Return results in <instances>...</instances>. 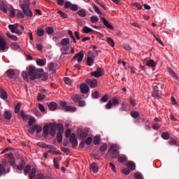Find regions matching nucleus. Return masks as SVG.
<instances>
[{
	"instance_id": "b1692460",
	"label": "nucleus",
	"mask_w": 179,
	"mask_h": 179,
	"mask_svg": "<svg viewBox=\"0 0 179 179\" xmlns=\"http://www.w3.org/2000/svg\"><path fill=\"white\" fill-rule=\"evenodd\" d=\"M78 15L80 16V17H86V16H87V13L83 9L79 10L78 11Z\"/></svg>"
},
{
	"instance_id": "f704fd0d",
	"label": "nucleus",
	"mask_w": 179,
	"mask_h": 179,
	"mask_svg": "<svg viewBox=\"0 0 179 179\" xmlns=\"http://www.w3.org/2000/svg\"><path fill=\"white\" fill-rule=\"evenodd\" d=\"M20 115L24 121H27V120H29V118H30V116H29L28 115H26L24 113V111H23V110L21 111Z\"/></svg>"
},
{
	"instance_id": "c9c22d12",
	"label": "nucleus",
	"mask_w": 179,
	"mask_h": 179,
	"mask_svg": "<svg viewBox=\"0 0 179 179\" xmlns=\"http://www.w3.org/2000/svg\"><path fill=\"white\" fill-rule=\"evenodd\" d=\"M4 117L6 120H10L12 118V113H10V111L6 110L4 112Z\"/></svg>"
},
{
	"instance_id": "2f4dec72",
	"label": "nucleus",
	"mask_w": 179,
	"mask_h": 179,
	"mask_svg": "<svg viewBox=\"0 0 179 179\" xmlns=\"http://www.w3.org/2000/svg\"><path fill=\"white\" fill-rule=\"evenodd\" d=\"M34 128L36 131L37 134H40L43 131V127L40 124H34Z\"/></svg>"
},
{
	"instance_id": "9b49d317",
	"label": "nucleus",
	"mask_w": 179,
	"mask_h": 179,
	"mask_svg": "<svg viewBox=\"0 0 179 179\" xmlns=\"http://www.w3.org/2000/svg\"><path fill=\"white\" fill-rule=\"evenodd\" d=\"M101 20L103 23L105 27H107V29H109V30L114 29V27H113V25L110 24V22L105 17H101Z\"/></svg>"
},
{
	"instance_id": "4468645a",
	"label": "nucleus",
	"mask_w": 179,
	"mask_h": 179,
	"mask_svg": "<svg viewBox=\"0 0 179 179\" xmlns=\"http://www.w3.org/2000/svg\"><path fill=\"white\" fill-rule=\"evenodd\" d=\"M83 57H85V54H83V51L81 50L80 52H78L73 57V59H76V58H78V62H82V61H83Z\"/></svg>"
},
{
	"instance_id": "864d4df0",
	"label": "nucleus",
	"mask_w": 179,
	"mask_h": 179,
	"mask_svg": "<svg viewBox=\"0 0 179 179\" xmlns=\"http://www.w3.org/2000/svg\"><path fill=\"white\" fill-rule=\"evenodd\" d=\"M129 103L131 105L133 106V107H135V106H136V100L131 96H129Z\"/></svg>"
},
{
	"instance_id": "72a5a7b5",
	"label": "nucleus",
	"mask_w": 179,
	"mask_h": 179,
	"mask_svg": "<svg viewBox=\"0 0 179 179\" xmlns=\"http://www.w3.org/2000/svg\"><path fill=\"white\" fill-rule=\"evenodd\" d=\"M10 48H12V50H19L20 48V45H19V44L17 43H13L10 44Z\"/></svg>"
},
{
	"instance_id": "774afa93",
	"label": "nucleus",
	"mask_w": 179,
	"mask_h": 179,
	"mask_svg": "<svg viewBox=\"0 0 179 179\" xmlns=\"http://www.w3.org/2000/svg\"><path fill=\"white\" fill-rule=\"evenodd\" d=\"M92 99H99V92L95 91L94 93L92 94Z\"/></svg>"
},
{
	"instance_id": "7ed1b4c3",
	"label": "nucleus",
	"mask_w": 179,
	"mask_h": 179,
	"mask_svg": "<svg viewBox=\"0 0 179 179\" xmlns=\"http://www.w3.org/2000/svg\"><path fill=\"white\" fill-rule=\"evenodd\" d=\"M118 150H120V147L117 145H113L110 146L108 152L110 153L111 157L113 159H117L120 155V152H118Z\"/></svg>"
},
{
	"instance_id": "0eeeda50",
	"label": "nucleus",
	"mask_w": 179,
	"mask_h": 179,
	"mask_svg": "<svg viewBox=\"0 0 179 179\" xmlns=\"http://www.w3.org/2000/svg\"><path fill=\"white\" fill-rule=\"evenodd\" d=\"M49 134L51 136H55L57 134V123H49Z\"/></svg>"
},
{
	"instance_id": "603ef678",
	"label": "nucleus",
	"mask_w": 179,
	"mask_h": 179,
	"mask_svg": "<svg viewBox=\"0 0 179 179\" xmlns=\"http://www.w3.org/2000/svg\"><path fill=\"white\" fill-rule=\"evenodd\" d=\"M20 106H21L20 103H18L15 106V114H19V113H20Z\"/></svg>"
},
{
	"instance_id": "7c9ffc66",
	"label": "nucleus",
	"mask_w": 179,
	"mask_h": 179,
	"mask_svg": "<svg viewBox=\"0 0 179 179\" xmlns=\"http://www.w3.org/2000/svg\"><path fill=\"white\" fill-rule=\"evenodd\" d=\"M93 62H94V59L93 57L89 56L87 58V64L88 66H92L93 65Z\"/></svg>"
},
{
	"instance_id": "4be33fe9",
	"label": "nucleus",
	"mask_w": 179,
	"mask_h": 179,
	"mask_svg": "<svg viewBox=\"0 0 179 179\" xmlns=\"http://www.w3.org/2000/svg\"><path fill=\"white\" fill-rule=\"evenodd\" d=\"M0 93H1V95H0L1 98L3 99V100L8 99V94L6 93V91H5V90L1 88Z\"/></svg>"
},
{
	"instance_id": "bf43d9fd",
	"label": "nucleus",
	"mask_w": 179,
	"mask_h": 179,
	"mask_svg": "<svg viewBox=\"0 0 179 179\" xmlns=\"http://www.w3.org/2000/svg\"><path fill=\"white\" fill-rule=\"evenodd\" d=\"M44 99H45V95H44L43 94H38V95L37 96L38 101H41L44 100Z\"/></svg>"
},
{
	"instance_id": "de8ad7c7",
	"label": "nucleus",
	"mask_w": 179,
	"mask_h": 179,
	"mask_svg": "<svg viewBox=\"0 0 179 179\" xmlns=\"http://www.w3.org/2000/svg\"><path fill=\"white\" fill-rule=\"evenodd\" d=\"M36 34H37L38 37H43V36H44V29H38L37 30Z\"/></svg>"
},
{
	"instance_id": "338daca9",
	"label": "nucleus",
	"mask_w": 179,
	"mask_h": 179,
	"mask_svg": "<svg viewBox=\"0 0 179 179\" xmlns=\"http://www.w3.org/2000/svg\"><path fill=\"white\" fill-rule=\"evenodd\" d=\"M152 97H155V99H160V95H159V92L154 91L152 92Z\"/></svg>"
},
{
	"instance_id": "3c124183",
	"label": "nucleus",
	"mask_w": 179,
	"mask_h": 179,
	"mask_svg": "<svg viewBox=\"0 0 179 179\" xmlns=\"http://www.w3.org/2000/svg\"><path fill=\"white\" fill-rule=\"evenodd\" d=\"M131 115L133 118H138L139 117V112L133 110L131 112Z\"/></svg>"
},
{
	"instance_id": "2eb2a0df",
	"label": "nucleus",
	"mask_w": 179,
	"mask_h": 179,
	"mask_svg": "<svg viewBox=\"0 0 179 179\" xmlns=\"http://www.w3.org/2000/svg\"><path fill=\"white\" fill-rule=\"evenodd\" d=\"M48 106L50 111H55L58 108V104L55 101L50 102Z\"/></svg>"
},
{
	"instance_id": "c85d7f7f",
	"label": "nucleus",
	"mask_w": 179,
	"mask_h": 179,
	"mask_svg": "<svg viewBox=\"0 0 179 179\" xmlns=\"http://www.w3.org/2000/svg\"><path fill=\"white\" fill-rule=\"evenodd\" d=\"M30 171H31V166H30V165H27L26 166H24V176H27L29 173H30Z\"/></svg>"
},
{
	"instance_id": "09e8293b",
	"label": "nucleus",
	"mask_w": 179,
	"mask_h": 179,
	"mask_svg": "<svg viewBox=\"0 0 179 179\" xmlns=\"http://www.w3.org/2000/svg\"><path fill=\"white\" fill-rule=\"evenodd\" d=\"M107 43L108 44H109V45H110V47H114V45H115V43H114V40H113V38H107Z\"/></svg>"
},
{
	"instance_id": "680f3d73",
	"label": "nucleus",
	"mask_w": 179,
	"mask_h": 179,
	"mask_svg": "<svg viewBox=\"0 0 179 179\" xmlns=\"http://www.w3.org/2000/svg\"><path fill=\"white\" fill-rule=\"evenodd\" d=\"M6 171V169L3 166V165L0 164V177Z\"/></svg>"
},
{
	"instance_id": "f3484780",
	"label": "nucleus",
	"mask_w": 179,
	"mask_h": 179,
	"mask_svg": "<svg viewBox=\"0 0 179 179\" xmlns=\"http://www.w3.org/2000/svg\"><path fill=\"white\" fill-rule=\"evenodd\" d=\"M19 24L15 23L14 24H9L8 29L10 30L11 33H16V30H17V27Z\"/></svg>"
},
{
	"instance_id": "ea45409f",
	"label": "nucleus",
	"mask_w": 179,
	"mask_h": 179,
	"mask_svg": "<svg viewBox=\"0 0 179 179\" xmlns=\"http://www.w3.org/2000/svg\"><path fill=\"white\" fill-rule=\"evenodd\" d=\"M111 102L113 106H118L120 104V101L118 100V98L117 96H114Z\"/></svg>"
},
{
	"instance_id": "4d7b16f0",
	"label": "nucleus",
	"mask_w": 179,
	"mask_h": 179,
	"mask_svg": "<svg viewBox=\"0 0 179 179\" xmlns=\"http://www.w3.org/2000/svg\"><path fill=\"white\" fill-rule=\"evenodd\" d=\"M76 140H78V138H76V134L75 133H72L70 136V143L73 142Z\"/></svg>"
},
{
	"instance_id": "c03bdc74",
	"label": "nucleus",
	"mask_w": 179,
	"mask_h": 179,
	"mask_svg": "<svg viewBox=\"0 0 179 179\" xmlns=\"http://www.w3.org/2000/svg\"><path fill=\"white\" fill-rule=\"evenodd\" d=\"M57 13L58 15H60L62 19H66L68 17V14L62 12V10H58Z\"/></svg>"
},
{
	"instance_id": "8fccbe9b",
	"label": "nucleus",
	"mask_w": 179,
	"mask_h": 179,
	"mask_svg": "<svg viewBox=\"0 0 179 179\" xmlns=\"http://www.w3.org/2000/svg\"><path fill=\"white\" fill-rule=\"evenodd\" d=\"M57 142L59 143H61V142H62V132H58L57 133Z\"/></svg>"
},
{
	"instance_id": "a878e982",
	"label": "nucleus",
	"mask_w": 179,
	"mask_h": 179,
	"mask_svg": "<svg viewBox=\"0 0 179 179\" xmlns=\"http://www.w3.org/2000/svg\"><path fill=\"white\" fill-rule=\"evenodd\" d=\"M147 66H150V68H155L157 64L156 62L153 59H150L147 63H146Z\"/></svg>"
},
{
	"instance_id": "5701e85b",
	"label": "nucleus",
	"mask_w": 179,
	"mask_h": 179,
	"mask_svg": "<svg viewBox=\"0 0 179 179\" xmlns=\"http://www.w3.org/2000/svg\"><path fill=\"white\" fill-rule=\"evenodd\" d=\"M89 132L87 131V130H80V131H78V135L81 137V138H86L88 135Z\"/></svg>"
},
{
	"instance_id": "ddd939ff",
	"label": "nucleus",
	"mask_w": 179,
	"mask_h": 179,
	"mask_svg": "<svg viewBox=\"0 0 179 179\" xmlns=\"http://www.w3.org/2000/svg\"><path fill=\"white\" fill-rule=\"evenodd\" d=\"M50 135V123L48 124H45L43 127V136L45 138H48Z\"/></svg>"
},
{
	"instance_id": "49530a36",
	"label": "nucleus",
	"mask_w": 179,
	"mask_h": 179,
	"mask_svg": "<svg viewBox=\"0 0 179 179\" xmlns=\"http://www.w3.org/2000/svg\"><path fill=\"white\" fill-rule=\"evenodd\" d=\"M90 20H91L92 23H97L99 22V17H97L96 15H92L90 17Z\"/></svg>"
},
{
	"instance_id": "a19ab883",
	"label": "nucleus",
	"mask_w": 179,
	"mask_h": 179,
	"mask_svg": "<svg viewBox=\"0 0 179 179\" xmlns=\"http://www.w3.org/2000/svg\"><path fill=\"white\" fill-rule=\"evenodd\" d=\"M73 101H75V103H79L80 100H82V97L79 95H75L74 96L72 97Z\"/></svg>"
},
{
	"instance_id": "bb28decb",
	"label": "nucleus",
	"mask_w": 179,
	"mask_h": 179,
	"mask_svg": "<svg viewBox=\"0 0 179 179\" xmlns=\"http://www.w3.org/2000/svg\"><path fill=\"white\" fill-rule=\"evenodd\" d=\"M6 34L7 37H8V38H10V40H13V41H17V40H19L17 36H16L15 35H12L9 32H7Z\"/></svg>"
},
{
	"instance_id": "1a4fd4ad",
	"label": "nucleus",
	"mask_w": 179,
	"mask_h": 179,
	"mask_svg": "<svg viewBox=\"0 0 179 179\" xmlns=\"http://www.w3.org/2000/svg\"><path fill=\"white\" fill-rule=\"evenodd\" d=\"M24 167H26V161L24 159H22L18 165H15L13 169L15 170H19L20 171H22V170H24Z\"/></svg>"
},
{
	"instance_id": "5fc2aeb1",
	"label": "nucleus",
	"mask_w": 179,
	"mask_h": 179,
	"mask_svg": "<svg viewBox=\"0 0 179 179\" xmlns=\"http://www.w3.org/2000/svg\"><path fill=\"white\" fill-rule=\"evenodd\" d=\"M46 33L47 34H52L54 33V28L51 27H48L46 28Z\"/></svg>"
},
{
	"instance_id": "052dcab7",
	"label": "nucleus",
	"mask_w": 179,
	"mask_h": 179,
	"mask_svg": "<svg viewBox=\"0 0 179 179\" xmlns=\"http://www.w3.org/2000/svg\"><path fill=\"white\" fill-rule=\"evenodd\" d=\"M101 101H102V103H107V101H108V94H105V95L101 99Z\"/></svg>"
},
{
	"instance_id": "6ab92c4d",
	"label": "nucleus",
	"mask_w": 179,
	"mask_h": 179,
	"mask_svg": "<svg viewBox=\"0 0 179 179\" xmlns=\"http://www.w3.org/2000/svg\"><path fill=\"white\" fill-rule=\"evenodd\" d=\"M37 169L36 168H32L31 171L29 172V177L30 179H35L36 178V173Z\"/></svg>"
},
{
	"instance_id": "20e7f679",
	"label": "nucleus",
	"mask_w": 179,
	"mask_h": 179,
	"mask_svg": "<svg viewBox=\"0 0 179 179\" xmlns=\"http://www.w3.org/2000/svg\"><path fill=\"white\" fill-rule=\"evenodd\" d=\"M86 83L87 85H88V86H90V87L91 89H94L96 87H97V85L99 83V82L97 81V79H90L88 78L86 80Z\"/></svg>"
},
{
	"instance_id": "79ce46f5",
	"label": "nucleus",
	"mask_w": 179,
	"mask_h": 179,
	"mask_svg": "<svg viewBox=\"0 0 179 179\" xmlns=\"http://www.w3.org/2000/svg\"><path fill=\"white\" fill-rule=\"evenodd\" d=\"M17 17L19 19H24V14L20 10H17Z\"/></svg>"
},
{
	"instance_id": "412c9836",
	"label": "nucleus",
	"mask_w": 179,
	"mask_h": 179,
	"mask_svg": "<svg viewBox=\"0 0 179 179\" xmlns=\"http://www.w3.org/2000/svg\"><path fill=\"white\" fill-rule=\"evenodd\" d=\"M91 169L93 173H99V165L96 162H93L91 165Z\"/></svg>"
},
{
	"instance_id": "6e6d98bb",
	"label": "nucleus",
	"mask_w": 179,
	"mask_h": 179,
	"mask_svg": "<svg viewBox=\"0 0 179 179\" xmlns=\"http://www.w3.org/2000/svg\"><path fill=\"white\" fill-rule=\"evenodd\" d=\"M100 152H106L107 150V144L103 143L102 145L100 146L99 148Z\"/></svg>"
},
{
	"instance_id": "aec40b11",
	"label": "nucleus",
	"mask_w": 179,
	"mask_h": 179,
	"mask_svg": "<svg viewBox=\"0 0 179 179\" xmlns=\"http://www.w3.org/2000/svg\"><path fill=\"white\" fill-rule=\"evenodd\" d=\"M168 72L171 75L172 78L173 79H176V80H178V76L171 69V68H168Z\"/></svg>"
},
{
	"instance_id": "9d476101",
	"label": "nucleus",
	"mask_w": 179,
	"mask_h": 179,
	"mask_svg": "<svg viewBox=\"0 0 179 179\" xmlns=\"http://www.w3.org/2000/svg\"><path fill=\"white\" fill-rule=\"evenodd\" d=\"M8 157L9 164H10V166H13V167H15V166H16V159L15 158V156H13V153L10 152L8 155Z\"/></svg>"
},
{
	"instance_id": "58836bf2",
	"label": "nucleus",
	"mask_w": 179,
	"mask_h": 179,
	"mask_svg": "<svg viewBox=\"0 0 179 179\" xmlns=\"http://www.w3.org/2000/svg\"><path fill=\"white\" fill-rule=\"evenodd\" d=\"M68 34L71 38H72L74 44H76V38H75V36H73V32L72 31L69 30L68 31Z\"/></svg>"
},
{
	"instance_id": "c756f323",
	"label": "nucleus",
	"mask_w": 179,
	"mask_h": 179,
	"mask_svg": "<svg viewBox=\"0 0 179 179\" xmlns=\"http://www.w3.org/2000/svg\"><path fill=\"white\" fill-rule=\"evenodd\" d=\"M22 76L24 80H29V79H30V74H29V71H23L22 73Z\"/></svg>"
},
{
	"instance_id": "4c0bfd02",
	"label": "nucleus",
	"mask_w": 179,
	"mask_h": 179,
	"mask_svg": "<svg viewBox=\"0 0 179 179\" xmlns=\"http://www.w3.org/2000/svg\"><path fill=\"white\" fill-rule=\"evenodd\" d=\"M101 141V138H100V136H96L94 138V145H99L100 141Z\"/></svg>"
},
{
	"instance_id": "69168bd1",
	"label": "nucleus",
	"mask_w": 179,
	"mask_h": 179,
	"mask_svg": "<svg viewBox=\"0 0 179 179\" xmlns=\"http://www.w3.org/2000/svg\"><path fill=\"white\" fill-rule=\"evenodd\" d=\"M37 146H39V148H47V143L43 142H39L37 143Z\"/></svg>"
},
{
	"instance_id": "6e6552de",
	"label": "nucleus",
	"mask_w": 179,
	"mask_h": 179,
	"mask_svg": "<svg viewBox=\"0 0 179 179\" xmlns=\"http://www.w3.org/2000/svg\"><path fill=\"white\" fill-rule=\"evenodd\" d=\"M80 90L83 94H87L90 92V88L86 83H82L80 86Z\"/></svg>"
},
{
	"instance_id": "37998d69",
	"label": "nucleus",
	"mask_w": 179,
	"mask_h": 179,
	"mask_svg": "<svg viewBox=\"0 0 179 179\" xmlns=\"http://www.w3.org/2000/svg\"><path fill=\"white\" fill-rule=\"evenodd\" d=\"M127 167H129V169H131V170H135V169H136L135 163L131 162L127 163Z\"/></svg>"
},
{
	"instance_id": "e2e57ef3",
	"label": "nucleus",
	"mask_w": 179,
	"mask_h": 179,
	"mask_svg": "<svg viewBox=\"0 0 179 179\" xmlns=\"http://www.w3.org/2000/svg\"><path fill=\"white\" fill-rule=\"evenodd\" d=\"M57 130L59 131L58 132H64V125L62 124H57Z\"/></svg>"
},
{
	"instance_id": "f03ea898",
	"label": "nucleus",
	"mask_w": 179,
	"mask_h": 179,
	"mask_svg": "<svg viewBox=\"0 0 179 179\" xmlns=\"http://www.w3.org/2000/svg\"><path fill=\"white\" fill-rule=\"evenodd\" d=\"M20 6L25 16H28V17L33 16V12H31V9L30 8V1H24L23 3L20 4Z\"/></svg>"
},
{
	"instance_id": "0e129e2a",
	"label": "nucleus",
	"mask_w": 179,
	"mask_h": 179,
	"mask_svg": "<svg viewBox=\"0 0 179 179\" xmlns=\"http://www.w3.org/2000/svg\"><path fill=\"white\" fill-rule=\"evenodd\" d=\"M113 102L111 101V100L108 101V103L106 105V108H107V110H110L111 108V107H113Z\"/></svg>"
},
{
	"instance_id": "393cba45",
	"label": "nucleus",
	"mask_w": 179,
	"mask_h": 179,
	"mask_svg": "<svg viewBox=\"0 0 179 179\" xmlns=\"http://www.w3.org/2000/svg\"><path fill=\"white\" fill-rule=\"evenodd\" d=\"M36 64L38 65V66H45L46 62L44 60V59H38L36 60Z\"/></svg>"
},
{
	"instance_id": "13d9d810",
	"label": "nucleus",
	"mask_w": 179,
	"mask_h": 179,
	"mask_svg": "<svg viewBox=\"0 0 179 179\" xmlns=\"http://www.w3.org/2000/svg\"><path fill=\"white\" fill-rule=\"evenodd\" d=\"M152 128L155 130L157 131L158 129H160L162 128V125L159 124L158 123H154L152 124Z\"/></svg>"
},
{
	"instance_id": "e433bc0d",
	"label": "nucleus",
	"mask_w": 179,
	"mask_h": 179,
	"mask_svg": "<svg viewBox=\"0 0 179 179\" xmlns=\"http://www.w3.org/2000/svg\"><path fill=\"white\" fill-rule=\"evenodd\" d=\"M162 139L167 141L170 139V134L169 132H164L162 134Z\"/></svg>"
},
{
	"instance_id": "473e14b6",
	"label": "nucleus",
	"mask_w": 179,
	"mask_h": 179,
	"mask_svg": "<svg viewBox=\"0 0 179 179\" xmlns=\"http://www.w3.org/2000/svg\"><path fill=\"white\" fill-rule=\"evenodd\" d=\"M83 30V33H85V34H89V33H93V29H92V28L89 27H84Z\"/></svg>"
},
{
	"instance_id": "423d86ee",
	"label": "nucleus",
	"mask_w": 179,
	"mask_h": 179,
	"mask_svg": "<svg viewBox=\"0 0 179 179\" xmlns=\"http://www.w3.org/2000/svg\"><path fill=\"white\" fill-rule=\"evenodd\" d=\"M65 9H70L73 12H76L78 10V5L76 4H73L71 3V1H66L64 5Z\"/></svg>"
},
{
	"instance_id": "a18cd8bd",
	"label": "nucleus",
	"mask_w": 179,
	"mask_h": 179,
	"mask_svg": "<svg viewBox=\"0 0 179 179\" xmlns=\"http://www.w3.org/2000/svg\"><path fill=\"white\" fill-rule=\"evenodd\" d=\"M118 162L120 163H125V162H127V157H125V155L120 156L118 157Z\"/></svg>"
},
{
	"instance_id": "f257e3e1",
	"label": "nucleus",
	"mask_w": 179,
	"mask_h": 179,
	"mask_svg": "<svg viewBox=\"0 0 179 179\" xmlns=\"http://www.w3.org/2000/svg\"><path fill=\"white\" fill-rule=\"evenodd\" d=\"M29 75L30 76V80H36V79H40L44 75V70L43 69H37L33 66L29 67Z\"/></svg>"
},
{
	"instance_id": "dca6fc26",
	"label": "nucleus",
	"mask_w": 179,
	"mask_h": 179,
	"mask_svg": "<svg viewBox=\"0 0 179 179\" xmlns=\"http://www.w3.org/2000/svg\"><path fill=\"white\" fill-rule=\"evenodd\" d=\"M6 73L9 79H13L15 78V70L12 69L7 70Z\"/></svg>"
},
{
	"instance_id": "cd10ccee",
	"label": "nucleus",
	"mask_w": 179,
	"mask_h": 179,
	"mask_svg": "<svg viewBox=\"0 0 179 179\" xmlns=\"http://www.w3.org/2000/svg\"><path fill=\"white\" fill-rule=\"evenodd\" d=\"M65 110L66 111H70V113H75L76 111V106H67Z\"/></svg>"
},
{
	"instance_id": "a211bd4d",
	"label": "nucleus",
	"mask_w": 179,
	"mask_h": 179,
	"mask_svg": "<svg viewBox=\"0 0 179 179\" xmlns=\"http://www.w3.org/2000/svg\"><path fill=\"white\" fill-rule=\"evenodd\" d=\"M69 43H71V40L69 38H64L62 39L59 43L60 45H59V47H61V45L66 46L69 44Z\"/></svg>"
},
{
	"instance_id": "39448f33",
	"label": "nucleus",
	"mask_w": 179,
	"mask_h": 179,
	"mask_svg": "<svg viewBox=\"0 0 179 179\" xmlns=\"http://www.w3.org/2000/svg\"><path fill=\"white\" fill-rule=\"evenodd\" d=\"M104 75V71L101 68H97L96 71L91 72V76L94 78H101Z\"/></svg>"
},
{
	"instance_id": "f8f14e48",
	"label": "nucleus",
	"mask_w": 179,
	"mask_h": 179,
	"mask_svg": "<svg viewBox=\"0 0 179 179\" xmlns=\"http://www.w3.org/2000/svg\"><path fill=\"white\" fill-rule=\"evenodd\" d=\"M6 50V41H5V38H3L2 36H0V51L5 52Z\"/></svg>"
}]
</instances>
